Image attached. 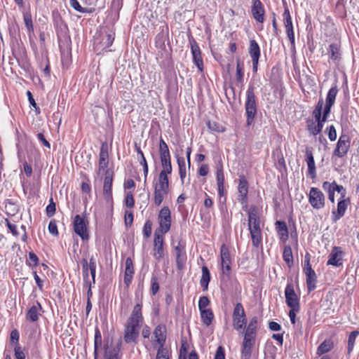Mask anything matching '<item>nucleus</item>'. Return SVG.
Returning <instances> with one entry per match:
<instances>
[{"mask_svg": "<svg viewBox=\"0 0 359 359\" xmlns=\"http://www.w3.org/2000/svg\"><path fill=\"white\" fill-rule=\"evenodd\" d=\"M191 50L193 56V61L198 70L202 72L203 69V62L201 57V53L197 43L194 41L191 43Z\"/></svg>", "mask_w": 359, "mask_h": 359, "instance_id": "obj_21", "label": "nucleus"}, {"mask_svg": "<svg viewBox=\"0 0 359 359\" xmlns=\"http://www.w3.org/2000/svg\"><path fill=\"white\" fill-rule=\"evenodd\" d=\"M164 237L163 235L158 233V231L154 232L153 256L156 260L159 262L164 256L165 250L163 248Z\"/></svg>", "mask_w": 359, "mask_h": 359, "instance_id": "obj_11", "label": "nucleus"}, {"mask_svg": "<svg viewBox=\"0 0 359 359\" xmlns=\"http://www.w3.org/2000/svg\"><path fill=\"white\" fill-rule=\"evenodd\" d=\"M358 335H359L358 330H354V331L351 332L348 335V346H347V353L348 355H351V353H352V351L353 350L355 340Z\"/></svg>", "mask_w": 359, "mask_h": 359, "instance_id": "obj_34", "label": "nucleus"}, {"mask_svg": "<svg viewBox=\"0 0 359 359\" xmlns=\"http://www.w3.org/2000/svg\"><path fill=\"white\" fill-rule=\"evenodd\" d=\"M14 352L16 359H25V354L19 344L15 345Z\"/></svg>", "mask_w": 359, "mask_h": 359, "instance_id": "obj_61", "label": "nucleus"}, {"mask_svg": "<svg viewBox=\"0 0 359 359\" xmlns=\"http://www.w3.org/2000/svg\"><path fill=\"white\" fill-rule=\"evenodd\" d=\"M238 191V200L241 204L246 205L248 203V182L243 175L240 176Z\"/></svg>", "mask_w": 359, "mask_h": 359, "instance_id": "obj_19", "label": "nucleus"}, {"mask_svg": "<svg viewBox=\"0 0 359 359\" xmlns=\"http://www.w3.org/2000/svg\"><path fill=\"white\" fill-rule=\"evenodd\" d=\"M159 153L160 156L170 155L168 146L162 138H161L159 142Z\"/></svg>", "mask_w": 359, "mask_h": 359, "instance_id": "obj_52", "label": "nucleus"}, {"mask_svg": "<svg viewBox=\"0 0 359 359\" xmlns=\"http://www.w3.org/2000/svg\"><path fill=\"white\" fill-rule=\"evenodd\" d=\"M210 281V273L208 268L206 266H202V276L200 280V284L203 291L208 288V284Z\"/></svg>", "mask_w": 359, "mask_h": 359, "instance_id": "obj_30", "label": "nucleus"}, {"mask_svg": "<svg viewBox=\"0 0 359 359\" xmlns=\"http://www.w3.org/2000/svg\"><path fill=\"white\" fill-rule=\"evenodd\" d=\"M125 273L129 274V275L134 274L133 263V260L130 257H128L126 260Z\"/></svg>", "mask_w": 359, "mask_h": 359, "instance_id": "obj_56", "label": "nucleus"}, {"mask_svg": "<svg viewBox=\"0 0 359 359\" xmlns=\"http://www.w3.org/2000/svg\"><path fill=\"white\" fill-rule=\"evenodd\" d=\"M217 185H224V175L223 172V168L221 165L218 167L217 169Z\"/></svg>", "mask_w": 359, "mask_h": 359, "instance_id": "obj_53", "label": "nucleus"}, {"mask_svg": "<svg viewBox=\"0 0 359 359\" xmlns=\"http://www.w3.org/2000/svg\"><path fill=\"white\" fill-rule=\"evenodd\" d=\"M344 252L340 247L334 246L329 255L327 265L339 267L343 264Z\"/></svg>", "mask_w": 359, "mask_h": 359, "instance_id": "obj_17", "label": "nucleus"}, {"mask_svg": "<svg viewBox=\"0 0 359 359\" xmlns=\"http://www.w3.org/2000/svg\"><path fill=\"white\" fill-rule=\"evenodd\" d=\"M231 259L227 245L222 244L220 248V265L222 273L229 275L231 271Z\"/></svg>", "mask_w": 359, "mask_h": 359, "instance_id": "obj_13", "label": "nucleus"}, {"mask_svg": "<svg viewBox=\"0 0 359 359\" xmlns=\"http://www.w3.org/2000/svg\"><path fill=\"white\" fill-rule=\"evenodd\" d=\"M338 90L336 86L331 88L327 95L325 108L331 109L335 102L336 96L337 95Z\"/></svg>", "mask_w": 359, "mask_h": 359, "instance_id": "obj_31", "label": "nucleus"}, {"mask_svg": "<svg viewBox=\"0 0 359 359\" xmlns=\"http://www.w3.org/2000/svg\"><path fill=\"white\" fill-rule=\"evenodd\" d=\"M214 359H225L224 348L219 346L215 353Z\"/></svg>", "mask_w": 359, "mask_h": 359, "instance_id": "obj_64", "label": "nucleus"}, {"mask_svg": "<svg viewBox=\"0 0 359 359\" xmlns=\"http://www.w3.org/2000/svg\"><path fill=\"white\" fill-rule=\"evenodd\" d=\"M108 166V153L106 151H104L103 149H101L100 152V158H99V174L105 173L106 170H109L107 168Z\"/></svg>", "mask_w": 359, "mask_h": 359, "instance_id": "obj_28", "label": "nucleus"}, {"mask_svg": "<svg viewBox=\"0 0 359 359\" xmlns=\"http://www.w3.org/2000/svg\"><path fill=\"white\" fill-rule=\"evenodd\" d=\"M119 348L118 346H112L111 344L108 346V342L104 344V359H119L118 358Z\"/></svg>", "mask_w": 359, "mask_h": 359, "instance_id": "obj_27", "label": "nucleus"}, {"mask_svg": "<svg viewBox=\"0 0 359 359\" xmlns=\"http://www.w3.org/2000/svg\"><path fill=\"white\" fill-rule=\"evenodd\" d=\"M210 304V300L207 297H201L198 301L199 311L207 310V306Z\"/></svg>", "mask_w": 359, "mask_h": 359, "instance_id": "obj_54", "label": "nucleus"}, {"mask_svg": "<svg viewBox=\"0 0 359 359\" xmlns=\"http://www.w3.org/2000/svg\"><path fill=\"white\" fill-rule=\"evenodd\" d=\"M306 129L311 135L316 136L321 133L323 128L320 123L313 121V119H308L306 121Z\"/></svg>", "mask_w": 359, "mask_h": 359, "instance_id": "obj_26", "label": "nucleus"}, {"mask_svg": "<svg viewBox=\"0 0 359 359\" xmlns=\"http://www.w3.org/2000/svg\"><path fill=\"white\" fill-rule=\"evenodd\" d=\"M142 304H137L124 326L123 339L126 344H137L140 330L144 321L142 313Z\"/></svg>", "mask_w": 359, "mask_h": 359, "instance_id": "obj_1", "label": "nucleus"}, {"mask_svg": "<svg viewBox=\"0 0 359 359\" xmlns=\"http://www.w3.org/2000/svg\"><path fill=\"white\" fill-rule=\"evenodd\" d=\"M333 348V342L330 339L325 340L318 347L317 354L320 355L329 352Z\"/></svg>", "mask_w": 359, "mask_h": 359, "instance_id": "obj_36", "label": "nucleus"}, {"mask_svg": "<svg viewBox=\"0 0 359 359\" xmlns=\"http://www.w3.org/2000/svg\"><path fill=\"white\" fill-rule=\"evenodd\" d=\"M330 57L333 60H337L340 57L339 48L337 44L332 43L329 46Z\"/></svg>", "mask_w": 359, "mask_h": 359, "instance_id": "obj_44", "label": "nucleus"}, {"mask_svg": "<svg viewBox=\"0 0 359 359\" xmlns=\"http://www.w3.org/2000/svg\"><path fill=\"white\" fill-rule=\"evenodd\" d=\"M23 20L25 25V27L27 29V32L29 34H31L34 32V27L32 23V18L30 12L27 11L23 13Z\"/></svg>", "mask_w": 359, "mask_h": 359, "instance_id": "obj_38", "label": "nucleus"}, {"mask_svg": "<svg viewBox=\"0 0 359 359\" xmlns=\"http://www.w3.org/2000/svg\"><path fill=\"white\" fill-rule=\"evenodd\" d=\"M233 327L236 330H241L245 327V313L243 305L237 303L233 312Z\"/></svg>", "mask_w": 359, "mask_h": 359, "instance_id": "obj_8", "label": "nucleus"}, {"mask_svg": "<svg viewBox=\"0 0 359 359\" xmlns=\"http://www.w3.org/2000/svg\"><path fill=\"white\" fill-rule=\"evenodd\" d=\"M349 203V199H341L337 204V210L332 211V220L333 222H337L340 218H341L347 209L348 205Z\"/></svg>", "mask_w": 359, "mask_h": 359, "instance_id": "obj_23", "label": "nucleus"}, {"mask_svg": "<svg viewBox=\"0 0 359 359\" xmlns=\"http://www.w3.org/2000/svg\"><path fill=\"white\" fill-rule=\"evenodd\" d=\"M254 345L242 344L241 359H250Z\"/></svg>", "mask_w": 359, "mask_h": 359, "instance_id": "obj_42", "label": "nucleus"}, {"mask_svg": "<svg viewBox=\"0 0 359 359\" xmlns=\"http://www.w3.org/2000/svg\"><path fill=\"white\" fill-rule=\"evenodd\" d=\"M208 126L211 130L218 132V133L223 132L224 130V128L222 126L217 123L216 122L209 121L208 123Z\"/></svg>", "mask_w": 359, "mask_h": 359, "instance_id": "obj_60", "label": "nucleus"}, {"mask_svg": "<svg viewBox=\"0 0 359 359\" xmlns=\"http://www.w3.org/2000/svg\"><path fill=\"white\" fill-rule=\"evenodd\" d=\"M177 164L179 166V173L180 176V179L184 182V179L186 177V164L185 161L183 157L177 158Z\"/></svg>", "mask_w": 359, "mask_h": 359, "instance_id": "obj_46", "label": "nucleus"}, {"mask_svg": "<svg viewBox=\"0 0 359 359\" xmlns=\"http://www.w3.org/2000/svg\"><path fill=\"white\" fill-rule=\"evenodd\" d=\"M252 5L251 12L255 20L260 23H262L264 20V8L260 0H252Z\"/></svg>", "mask_w": 359, "mask_h": 359, "instance_id": "obj_20", "label": "nucleus"}, {"mask_svg": "<svg viewBox=\"0 0 359 359\" xmlns=\"http://www.w3.org/2000/svg\"><path fill=\"white\" fill-rule=\"evenodd\" d=\"M330 111L331 109L324 107L323 111L320 117V120L318 121V123L322 126V128H323L324 123L327 121Z\"/></svg>", "mask_w": 359, "mask_h": 359, "instance_id": "obj_57", "label": "nucleus"}, {"mask_svg": "<svg viewBox=\"0 0 359 359\" xmlns=\"http://www.w3.org/2000/svg\"><path fill=\"white\" fill-rule=\"evenodd\" d=\"M276 229L279 238L283 242H285L288 239V229L286 223L283 221H277Z\"/></svg>", "mask_w": 359, "mask_h": 359, "instance_id": "obj_25", "label": "nucleus"}, {"mask_svg": "<svg viewBox=\"0 0 359 359\" xmlns=\"http://www.w3.org/2000/svg\"><path fill=\"white\" fill-rule=\"evenodd\" d=\"M89 272L91 275V282L92 285L95 284V273H96V262L93 257H91L89 260Z\"/></svg>", "mask_w": 359, "mask_h": 359, "instance_id": "obj_47", "label": "nucleus"}, {"mask_svg": "<svg viewBox=\"0 0 359 359\" xmlns=\"http://www.w3.org/2000/svg\"><path fill=\"white\" fill-rule=\"evenodd\" d=\"M154 340L152 341V344L154 346L156 344L158 345V347H165V344L166 341V327L163 324L158 325L153 332Z\"/></svg>", "mask_w": 359, "mask_h": 359, "instance_id": "obj_16", "label": "nucleus"}, {"mask_svg": "<svg viewBox=\"0 0 359 359\" xmlns=\"http://www.w3.org/2000/svg\"><path fill=\"white\" fill-rule=\"evenodd\" d=\"M257 323H258L257 317V316L252 317L250 319V323H248L245 331L257 334Z\"/></svg>", "mask_w": 359, "mask_h": 359, "instance_id": "obj_48", "label": "nucleus"}, {"mask_svg": "<svg viewBox=\"0 0 359 359\" xmlns=\"http://www.w3.org/2000/svg\"><path fill=\"white\" fill-rule=\"evenodd\" d=\"M201 319L202 323L208 327L214 318V314L212 309H208L207 310L200 311Z\"/></svg>", "mask_w": 359, "mask_h": 359, "instance_id": "obj_32", "label": "nucleus"}, {"mask_svg": "<svg viewBox=\"0 0 359 359\" xmlns=\"http://www.w3.org/2000/svg\"><path fill=\"white\" fill-rule=\"evenodd\" d=\"M55 213V203L53 201V198H50V203L46 207L47 216L50 217Z\"/></svg>", "mask_w": 359, "mask_h": 359, "instance_id": "obj_59", "label": "nucleus"}, {"mask_svg": "<svg viewBox=\"0 0 359 359\" xmlns=\"http://www.w3.org/2000/svg\"><path fill=\"white\" fill-rule=\"evenodd\" d=\"M326 132L327 133L328 138L330 141L333 142L337 139V131L335 127L333 125L328 126L326 128Z\"/></svg>", "mask_w": 359, "mask_h": 359, "instance_id": "obj_55", "label": "nucleus"}, {"mask_svg": "<svg viewBox=\"0 0 359 359\" xmlns=\"http://www.w3.org/2000/svg\"><path fill=\"white\" fill-rule=\"evenodd\" d=\"M114 37L112 34L106 33L102 35L100 43L102 49H105L111 46L114 42Z\"/></svg>", "mask_w": 359, "mask_h": 359, "instance_id": "obj_37", "label": "nucleus"}, {"mask_svg": "<svg viewBox=\"0 0 359 359\" xmlns=\"http://www.w3.org/2000/svg\"><path fill=\"white\" fill-rule=\"evenodd\" d=\"M306 279V287L310 292L316 287L317 276L315 271L312 269L310 264V258L309 255H306L304 259V266L303 269Z\"/></svg>", "mask_w": 359, "mask_h": 359, "instance_id": "obj_7", "label": "nucleus"}, {"mask_svg": "<svg viewBox=\"0 0 359 359\" xmlns=\"http://www.w3.org/2000/svg\"><path fill=\"white\" fill-rule=\"evenodd\" d=\"M285 302L289 308H294L296 310L300 308L299 299L294 292V286L292 283H288L285 290Z\"/></svg>", "mask_w": 359, "mask_h": 359, "instance_id": "obj_14", "label": "nucleus"}, {"mask_svg": "<svg viewBox=\"0 0 359 359\" xmlns=\"http://www.w3.org/2000/svg\"><path fill=\"white\" fill-rule=\"evenodd\" d=\"M325 196L319 189L311 188L309 194V202L314 209H322L325 206Z\"/></svg>", "mask_w": 359, "mask_h": 359, "instance_id": "obj_9", "label": "nucleus"}, {"mask_svg": "<svg viewBox=\"0 0 359 359\" xmlns=\"http://www.w3.org/2000/svg\"><path fill=\"white\" fill-rule=\"evenodd\" d=\"M125 203L128 208H132L134 207L135 201L133 198V196L131 193L127 194L126 198H125Z\"/></svg>", "mask_w": 359, "mask_h": 359, "instance_id": "obj_62", "label": "nucleus"}, {"mask_svg": "<svg viewBox=\"0 0 359 359\" xmlns=\"http://www.w3.org/2000/svg\"><path fill=\"white\" fill-rule=\"evenodd\" d=\"M331 185L334 188L335 191H337L338 193L341 194V198H344L346 195V190L341 185H338L335 181H333L332 182H330Z\"/></svg>", "mask_w": 359, "mask_h": 359, "instance_id": "obj_58", "label": "nucleus"}, {"mask_svg": "<svg viewBox=\"0 0 359 359\" xmlns=\"http://www.w3.org/2000/svg\"><path fill=\"white\" fill-rule=\"evenodd\" d=\"M158 221L159 226L155 231H158L161 235L168 233L171 227V213L168 206H164L160 210Z\"/></svg>", "mask_w": 359, "mask_h": 359, "instance_id": "obj_6", "label": "nucleus"}, {"mask_svg": "<svg viewBox=\"0 0 359 359\" xmlns=\"http://www.w3.org/2000/svg\"><path fill=\"white\" fill-rule=\"evenodd\" d=\"M256 335V333L245 331L243 344L254 345Z\"/></svg>", "mask_w": 359, "mask_h": 359, "instance_id": "obj_49", "label": "nucleus"}, {"mask_svg": "<svg viewBox=\"0 0 359 359\" xmlns=\"http://www.w3.org/2000/svg\"><path fill=\"white\" fill-rule=\"evenodd\" d=\"M154 202L156 205L159 206L168 194L169 181L158 178L154 183Z\"/></svg>", "mask_w": 359, "mask_h": 359, "instance_id": "obj_5", "label": "nucleus"}, {"mask_svg": "<svg viewBox=\"0 0 359 359\" xmlns=\"http://www.w3.org/2000/svg\"><path fill=\"white\" fill-rule=\"evenodd\" d=\"M323 189L324 191H327L328 194V198L329 200L334 203V193L335 191L332 186L331 185L330 182H324L323 183Z\"/></svg>", "mask_w": 359, "mask_h": 359, "instance_id": "obj_43", "label": "nucleus"}, {"mask_svg": "<svg viewBox=\"0 0 359 359\" xmlns=\"http://www.w3.org/2000/svg\"><path fill=\"white\" fill-rule=\"evenodd\" d=\"M283 258L288 266L293 264V255L292 248L290 245L285 246L283 252Z\"/></svg>", "mask_w": 359, "mask_h": 359, "instance_id": "obj_40", "label": "nucleus"}, {"mask_svg": "<svg viewBox=\"0 0 359 359\" xmlns=\"http://www.w3.org/2000/svg\"><path fill=\"white\" fill-rule=\"evenodd\" d=\"M245 109L247 116V123L248 125H250L257 114V102L255 94V87L252 85H250L246 91Z\"/></svg>", "mask_w": 359, "mask_h": 359, "instance_id": "obj_2", "label": "nucleus"}, {"mask_svg": "<svg viewBox=\"0 0 359 359\" xmlns=\"http://www.w3.org/2000/svg\"><path fill=\"white\" fill-rule=\"evenodd\" d=\"M41 310L42 307L41 304L37 302L28 310L26 316L27 319L31 322L37 321Z\"/></svg>", "mask_w": 359, "mask_h": 359, "instance_id": "obj_24", "label": "nucleus"}, {"mask_svg": "<svg viewBox=\"0 0 359 359\" xmlns=\"http://www.w3.org/2000/svg\"><path fill=\"white\" fill-rule=\"evenodd\" d=\"M104 175L103 194L107 203H112L111 187L113 182V171L111 170H106Z\"/></svg>", "mask_w": 359, "mask_h": 359, "instance_id": "obj_15", "label": "nucleus"}, {"mask_svg": "<svg viewBox=\"0 0 359 359\" xmlns=\"http://www.w3.org/2000/svg\"><path fill=\"white\" fill-rule=\"evenodd\" d=\"M283 16V24L285 28L287 36L292 46H294V34L293 31V25L291 15L287 8H285Z\"/></svg>", "mask_w": 359, "mask_h": 359, "instance_id": "obj_18", "label": "nucleus"}, {"mask_svg": "<svg viewBox=\"0 0 359 359\" xmlns=\"http://www.w3.org/2000/svg\"><path fill=\"white\" fill-rule=\"evenodd\" d=\"M143 234L146 238H149L151 234V223L150 221L145 222L143 228Z\"/></svg>", "mask_w": 359, "mask_h": 359, "instance_id": "obj_63", "label": "nucleus"}, {"mask_svg": "<svg viewBox=\"0 0 359 359\" xmlns=\"http://www.w3.org/2000/svg\"><path fill=\"white\" fill-rule=\"evenodd\" d=\"M248 53L252 58V60H259L260 57V48L254 39L250 40Z\"/></svg>", "mask_w": 359, "mask_h": 359, "instance_id": "obj_29", "label": "nucleus"}, {"mask_svg": "<svg viewBox=\"0 0 359 359\" xmlns=\"http://www.w3.org/2000/svg\"><path fill=\"white\" fill-rule=\"evenodd\" d=\"M248 230L252 240V244L255 248H262V230L263 224L261 220L248 222Z\"/></svg>", "mask_w": 359, "mask_h": 359, "instance_id": "obj_4", "label": "nucleus"}, {"mask_svg": "<svg viewBox=\"0 0 359 359\" xmlns=\"http://www.w3.org/2000/svg\"><path fill=\"white\" fill-rule=\"evenodd\" d=\"M306 162L308 166V174L311 178L314 179L316 177V168L314 161V157L311 149L306 148L305 151Z\"/></svg>", "mask_w": 359, "mask_h": 359, "instance_id": "obj_22", "label": "nucleus"}, {"mask_svg": "<svg viewBox=\"0 0 359 359\" xmlns=\"http://www.w3.org/2000/svg\"><path fill=\"white\" fill-rule=\"evenodd\" d=\"M350 148V138L347 135L341 134L338 140L333 154L339 158L345 156Z\"/></svg>", "mask_w": 359, "mask_h": 359, "instance_id": "obj_12", "label": "nucleus"}, {"mask_svg": "<svg viewBox=\"0 0 359 359\" xmlns=\"http://www.w3.org/2000/svg\"><path fill=\"white\" fill-rule=\"evenodd\" d=\"M186 243L183 240H180L177 245L174 246V253L176 258V264L178 269L181 270L184 268L187 259L186 253Z\"/></svg>", "mask_w": 359, "mask_h": 359, "instance_id": "obj_10", "label": "nucleus"}, {"mask_svg": "<svg viewBox=\"0 0 359 359\" xmlns=\"http://www.w3.org/2000/svg\"><path fill=\"white\" fill-rule=\"evenodd\" d=\"M248 222H257L260 219L258 215V210L256 206H251L248 212Z\"/></svg>", "mask_w": 359, "mask_h": 359, "instance_id": "obj_41", "label": "nucleus"}, {"mask_svg": "<svg viewBox=\"0 0 359 359\" xmlns=\"http://www.w3.org/2000/svg\"><path fill=\"white\" fill-rule=\"evenodd\" d=\"M73 229L76 235H78L82 241H88L90 238L88 222L84 215L81 216L76 215L73 219Z\"/></svg>", "mask_w": 359, "mask_h": 359, "instance_id": "obj_3", "label": "nucleus"}, {"mask_svg": "<svg viewBox=\"0 0 359 359\" xmlns=\"http://www.w3.org/2000/svg\"><path fill=\"white\" fill-rule=\"evenodd\" d=\"M163 170L161 171L158 178L162 179L164 180H168V175L171 173L172 172V165H163Z\"/></svg>", "mask_w": 359, "mask_h": 359, "instance_id": "obj_50", "label": "nucleus"}, {"mask_svg": "<svg viewBox=\"0 0 359 359\" xmlns=\"http://www.w3.org/2000/svg\"><path fill=\"white\" fill-rule=\"evenodd\" d=\"M81 263L83 266V286H89L92 285V282L89 278V262L84 258L82 259Z\"/></svg>", "mask_w": 359, "mask_h": 359, "instance_id": "obj_33", "label": "nucleus"}, {"mask_svg": "<svg viewBox=\"0 0 359 359\" xmlns=\"http://www.w3.org/2000/svg\"><path fill=\"white\" fill-rule=\"evenodd\" d=\"M236 81L239 83H242L243 82L244 77V64L243 62L241 61L240 59L237 60L236 62Z\"/></svg>", "mask_w": 359, "mask_h": 359, "instance_id": "obj_39", "label": "nucleus"}, {"mask_svg": "<svg viewBox=\"0 0 359 359\" xmlns=\"http://www.w3.org/2000/svg\"><path fill=\"white\" fill-rule=\"evenodd\" d=\"M156 359H170V351L165 347H158Z\"/></svg>", "mask_w": 359, "mask_h": 359, "instance_id": "obj_45", "label": "nucleus"}, {"mask_svg": "<svg viewBox=\"0 0 359 359\" xmlns=\"http://www.w3.org/2000/svg\"><path fill=\"white\" fill-rule=\"evenodd\" d=\"M69 4L74 10L79 13H85L88 12V9L82 7L77 0H69Z\"/></svg>", "mask_w": 359, "mask_h": 359, "instance_id": "obj_51", "label": "nucleus"}, {"mask_svg": "<svg viewBox=\"0 0 359 359\" xmlns=\"http://www.w3.org/2000/svg\"><path fill=\"white\" fill-rule=\"evenodd\" d=\"M102 346V335L98 328L95 329L94 338V359H98V349Z\"/></svg>", "mask_w": 359, "mask_h": 359, "instance_id": "obj_35", "label": "nucleus"}]
</instances>
